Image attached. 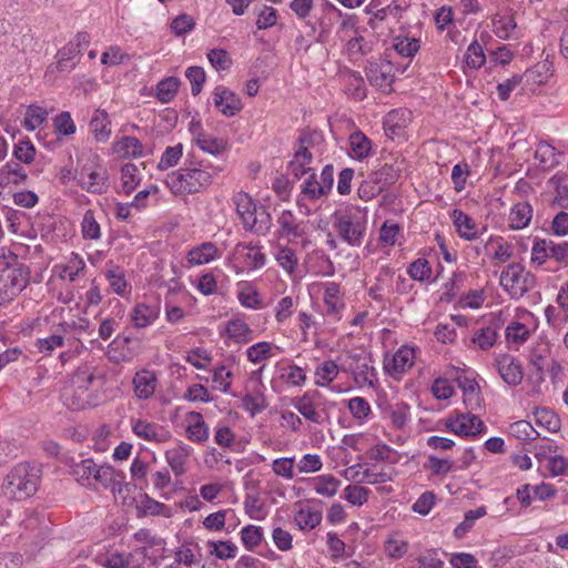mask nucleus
I'll list each match as a JSON object with an SVG mask.
<instances>
[{
  "instance_id": "nucleus-1",
  "label": "nucleus",
  "mask_w": 568,
  "mask_h": 568,
  "mask_svg": "<svg viewBox=\"0 0 568 568\" xmlns=\"http://www.w3.org/2000/svg\"><path fill=\"white\" fill-rule=\"evenodd\" d=\"M546 374L549 375L554 387H558V383L562 382V368L550 358L549 343L539 339L529 349L528 378L532 384L540 385L545 381Z\"/></svg>"
},
{
  "instance_id": "nucleus-2",
  "label": "nucleus",
  "mask_w": 568,
  "mask_h": 568,
  "mask_svg": "<svg viewBox=\"0 0 568 568\" xmlns=\"http://www.w3.org/2000/svg\"><path fill=\"white\" fill-rule=\"evenodd\" d=\"M213 174L201 168H181L168 174L165 184L175 195L201 192L212 183Z\"/></svg>"
},
{
  "instance_id": "nucleus-3",
  "label": "nucleus",
  "mask_w": 568,
  "mask_h": 568,
  "mask_svg": "<svg viewBox=\"0 0 568 568\" xmlns=\"http://www.w3.org/2000/svg\"><path fill=\"white\" fill-rule=\"evenodd\" d=\"M233 203L245 230L257 234H265L270 230L272 225L270 213L264 206H257L247 193H236L233 196Z\"/></svg>"
},
{
  "instance_id": "nucleus-4",
  "label": "nucleus",
  "mask_w": 568,
  "mask_h": 568,
  "mask_svg": "<svg viewBox=\"0 0 568 568\" xmlns=\"http://www.w3.org/2000/svg\"><path fill=\"white\" fill-rule=\"evenodd\" d=\"M39 469L28 464H19L7 476L3 489L7 495L16 499H24L32 496L39 486Z\"/></svg>"
},
{
  "instance_id": "nucleus-5",
  "label": "nucleus",
  "mask_w": 568,
  "mask_h": 568,
  "mask_svg": "<svg viewBox=\"0 0 568 568\" xmlns=\"http://www.w3.org/2000/svg\"><path fill=\"white\" fill-rule=\"evenodd\" d=\"M500 285L513 298H520L535 286V276L520 264L513 263L503 270Z\"/></svg>"
},
{
  "instance_id": "nucleus-6",
  "label": "nucleus",
  "mask_w": 568,
  "mask_h": 568,
  "mask_svg": "<svg viewBox=\"0 0 568 568\" xmlns=\"http://www.w3.org/2000/svg\"><path fill=\"white\" fill-rule=\"evenodd\" d=\"M476 390L480 389L475 373L459 367L448 368L443 377L437 378L430 390Z\"/></svg>"
},
{
  "instance_id": "nucleus-7",
  "label": "nucleus",
  "mask_w": 568,
  "mask_h": 568,
  "mask_svg": "<svg viewBox=\"0 0 568 568\" xmlns=\"http://www.w3.org/2000/svg\"><path fill=\"white\" fill-rule=\"evenodd\" d=\"M77 180L81 189L93 194H103L109 187L106 170L93 162L81 168Z\"/></svg>"
},
{
  "instance_id": "nucleus-8",
  "label": "nucleus",
  "mask_w": 568,
  "mask_h": 568,
  "mask_svg": "<svg viewBox=\"0 0 568 568\" xmlns=\"http://www.w3.org/2000/svg\"><path fill=\"white\" fill-rule=\"evenodd\" d=\"M338 235L349 245L359 246L365 233V222L359 215L341 213L335 215Z\"/></svg>"
},
{
  "instance_id": "nucleus-9",
  "label": "nucleus",
  "mask_w": 568,
  "mask_h": 568,
  "mask_svg": "<svg viewBox=\"0 0 568 568\" xmlns=\"http://www.w3.org/2000/svg\"><path fill=\"white\" fill-rule=\"evenodd\" d=\"M365 73L371 85L388 93L394 82V68L389 61H368Z\"/></svg>"
},
{
  "instance_id": "nucleus-10",
  "label": "nucleus",
  "mask_w": 568,
  "mask_h": 568,
  "mask_svg": "<svg viewBox=\"0 0 568 568\" xmlns=\"http://www.w3.org/2000/svg\"><path fill=\"white\" fill-rule=\"evenodd\" d=\"M445 425L454 434L464 437L476 436L484 429V423L470 413H459L455 417L450 416L446 419Z\"/></svg>"
},
{
  "instance_id": "nucleus-11",
  "label": "nucleus",
  "mask_w": 568,
  "mask_h": 568,
  "mask_svg": "<svg viewBox=\"0 0 568 568\" xmlns=\"http://www.w3.org/2000/svg\"><path fill=\"white\" fill-rule=\"evenodd\" d=\"M133 433L141 439L156 444L166 443L171 439L172 433L164 426L143 419L132 424Z\"/></svg>"
},
{
  "instance_id": "nucleus-12",
  "label": "nucleus",
  "mask_w": 568,
  "mask_h": 568,
  "mask_svg": "<svg viewBox=\"0 0 568 568\" xmlns=\"http://www.w3.org/2000/svg\"><path fill=\"white\" fill-rule=\"evenodd\" d=\"M213 101L215 108L229 118L236 115L243 109L240 97L224 87L215 88Z\"/></svg>"
},
{
  "instance_id": "nucleus-13",
  "label": "nucleus",
  "mask_w": 568,
  "mask_h": 568,
  "mask_svg": "<svg viewBox=\"0 0 568 568\" xmlns=\"http://www.w3.org/2000/svg\"><path fill=\"white\" fill-rule=\"evenodd\" d=\"M495 362L498 373L505 383L509 386H516L521 382L523 368L514 356L509 354H498Z\"/></svg>"
},
{
  "instance_id": "nucleus-14",
  "label": "nucleus",
  "mask_w": 568,
  "mask_h": 568,
  "mask_svg": "<svg viewBox=\"0 0 568 568\" xmlns=\"http://www.w3.org/2000/svg\"><path fill=\"white\" fill-rule=\"evenodd\" d=\"M191 454L192 448L183 443H179L165 452V460L176 477L186 473Z\"/></svg>"
},
{
  "instance_id": "nucleus-15",
  "label": "nucleus",
  "mask_w": 568,
  "mask_h": 568,
  "mask_svg": "<svg viewBox=\"0 0 568 568\" xmlns=\"http://www.w3.org/2000/svg\"><path fill=\"white\" fill-rule=\"evenodd\" d=\"M493 31L501 40L518 39L520 31L510 12L497 13L493 18Z\"/></svg>"
},
{
  "instance_id": "nucleus-16",
  "label": "nucleus",
  "mask_w": 568,
  "mask_h": 568,
  "mask_svg": "<svg viewBox=\"0 0 568 568\" xmlns=\"http://www.w3.org/2000/svg\"><path fill=\"white\" fill-rule=\"evenodd\" d=\"M413 364L414 351L402 347L390 358L385 359L384 367L392 376H397L410 368Z\"/></svg>"
},
{
  "instance_id": "nucleus-17",
  "label": "nucleus",
  "mask_w": 568,
  "mask_h": 568,
  "mask_svg": "<svg viewBox=\"0 0 568 568\" xmlns=\"http://www.w3.org/2000/svg\"><path fill=\"white\" fill-rule=\"evenodd\" d=\"M60 400L72 412L94 407L100 403L98 395L94 393H61Z\"/></svg>"
},
{
  "instance_id": "nucleus-18",
  "label": "nucleus",
  "mask_w": 568,
  "mask_h": 568,
  "mask_svg": "<svg viewBox=\"0 0 568 568\" xmlns=\"http://www.w3.org/2000/svg\"><path fill=\"white\" fill-rule=\"evenodd\" d=\"M339 78L344 82L345 92L355 100L366 98V87L363 77L353 70L344 69L339 72Z\"/></svg>"
},
{
  "instance_id": "nucleus-19",
  "label": "nucleus",
  "mask_w": 568,
  "mask_h": 568,
  "mask_svg": "<svg viewBox=\"0 0 568 568\" xmlns=\"http://www.w3.org/2000/svg\"><path fill=\"white\" fill-rule=\"evenodd\" d=\"M160 314L158 305L138 303L131 313V321L136 328H144L151 325Z\"/></svg>"
},
{
  "instance_id": "nucleus-20",
  "label": "nucleus",
  "mask_w": 568,
  "mask_h": 568,
  "mask_svg": "<svg viewBox=\"0 0 568 568\" xmlns=\"http://www.w3.org/2000/svg\"><path fill=\"white\" fill-rule=\"evenodd\" d=\"M452 219L460 237L471 241L477 239V225L475 221L462 210L455 209L452 212Z\"/></svg>"
},
{
  "instance_id": "nucleus-21",
  "label": "nucleus",
  "mask_w": 568,
  "mask_h": 568,
  "mask_svg": "<svg viewBox=\"0 0 568 568\" xmlns=\"http://www.w3.org/2000/svg\"><path fill=\"white\" fill-rule=\"evenodd\" d=\"M54 268L60 278L74 282L78 275L85 268V262L78 253H71L64 264H58Z\"/></svg>"
},
{
  "instance_id": "nucleus-22",
  "label": "nucleus",
  "mask_w": 568,
  "mask_h": 568,
  "mask_svg": "<svg viewBox=\"0 0 568 568\" xmlns=\"http://www.w3.org/2000/svg\"><path fill=\"white\" fill-rule=\"evenodd\" d=\"M190 422L186 427V437L194 443H204L209 439V427L204 423L202 415L191 412L187 416Z\"/></svg>"
},
{
  "instance_id": "nucleus-23",
  "label": "nucleus",
  "mask_w": 568,
  "mask_h": 568,
  "mask_svg": "<svg viewBox=\"0 0 568 568\" xmlns=\"http://www.w3.org/2000/svg\"><path fill=\"white\" fill-rule=\"evenodd\" d=\"M120 473L116 471L112 466L108 464L98 465L93 479L89 485L88 489L99 491L101 489H109L115 477H119Z\"/></svg>"
},
{
  "instance_id": "nucleus-24",
  "label": "nucleus",
  "mask_w": 568,
  "mask_h": 568,
  "mask_svg": "<svg viewBox=\"0 0 568 568\" xmlns=\"http://www.w3.org/2000/svg\"><path fill=\"white\" fill-rule=\"evenodd\" d=\"M532 217V207L528 202H520L513 206L509 213V227L521 230L526 227Z\"/></svg>"
},
{
  "instance_id": "nucleus-25",
  "label": "nucleus",
  "mask_w": 568,
  "mask_h": 568,
  "mask_svg": "<svg viewBox=\"0 0 568 568\" xmlns=\"http://www.w3.org/2000/svg\"><path fill=\"white\" fill-rule=\"evenodd\" d=\"M349 155L356 160H363L367 158L372 150L371 140L362 132L355 131L349 138Z\"/></svg>"
},
{
  "instance_id": "nucleus-26",
  "label": "nucleus",
  "mask_w": 568,
  "mask_h": 568,
  "mask_svg": "<svg viewBox=\"0 0 568 568\" xmlns=\"http://www.w3.org/2000/svg\"><path fill=\"white\" fill-rule=\"evenodd\" d=\"M322 518V511L311 507L301 508L294 515L295 524L304 531L316 528L321 524Z\"/></svg>"
},
{
  "instance_id": "nucleus-27",
  "label": "nucleus",
  "mask_w": 568,
  "mask_h": 568,
  "mask_svg": "<svg viewBox=\"0 0 568 568\" xmlns=\"http://www.w3.org/2000/svg\"><path fill=\"white\" fill-rule=\"evenodd\" d=\"M277 223L281 236H286L290 241L302 236L304 232L302 225L296 222V217L291 211H283L278 216Z\"/></svg>"
},
{
  "instance_id": "nucleus-28",
  "label": "nucleus",
  "mask_w": 568,
  "mask_h": 568,
  "mask_svg": "<svg viewBox=\"0 0 568 568\" xmlns=\"http://www.w3.org/2000/svg\"><path fill=\"white\" fill-rule=\"evenodd\" d=\"M98 465L91 458L82 459L71 467L74 479L83 487L89 488Z\"/></svg>"
},
{
  "instance_id": "nucleus-29",
  "label": "nucleus",
  "mask_w": 568,
  "mask_h": 568,
  "mask_svg": "<svg viewBox=\"0 0 568 568\" xmlns=\"http://www.w3.org/2000/svg\"><path fill=\"white\" fill-rule=\"evenodd\" d=\"M216 253V246L211 242H205L189 251L187 262L191 265L206 264L215 258Z\"/></svg>"
},
{
  "instance_id": "nucleus-30",
  "label": "nucleus",
  "mask_w": 568,
  "mask_h": 568,
  "mask_svg": "<svg viewBox=\"0 0 568 568\" xmlns=\"http://www.w3.org/2000/svg\"><path fill=\"white\" fill-rule=\"evenodd\" d=\"M111 123L104 110H95L90 121V128L98 141H106L111 134Z\"/></svg>"
},
{
  "instance_id": "nucleus-31",
  "label": "nucleus",
  "mask_w": 568,
  "mask_h": 568,
  "mask_svg": "<svg viewBox=\"0 0 568 568\" xmlns=\"http://www.w3.org/2000/svg\"><path fill=\"white\" fill-rule=\"evenodd\" d=\"M226 335L236 343H247L253 339V331L242 320H231L225 326Z\"/></svg>"
},
{
  "instance_id": "nucleus-32",
  "label": "nucleus",
  "mask_w": 568,
  "mask_h": 568,
  "mask_svg": "<svg viewBox=\"0 0 568 568\" xmlns=\"http://www.w3.org/2000/svg\"><path fill=\"white\" fill-rule=\"evenodd\" d=\"M338 372V366L334 361H324L315 368L314 382L317 386L326 387L336 378Z\"/></svg>"
},
{
  "instance_id": "nucleus-33",
  "label": "nucleus",
  "mask_w": 568,
  "mask_h": 568,
  "mask_svg": "<svg viewBox=\"0 0 568 568\" xmlns=\"http://www.w3.org/2000/svg\"><path fill=\"white\" fill-rule=\"evenodd\" d=\"M324 303L327 308V314L337 315L338 312L344 307L339 284L334 282L326 284L324 291Z\"/></svg>"
},
{
  "instance_id": "nucleus-34",
  "label": "nucleus",
  "mask_w": 568,
  "mask_h": 568,
  "mask_svg": "<svg viewBox=\"0 0 568 568\" xmlns=\"http://www.w3.org/2000/svg\"><path fill=\"white\" fill-rule=\"evenodd\" d=\"M122 189L125 194H131L135 191L141 182L140 169L133 163H125L121 168Z\"/></svg>"
},
{
  "instance_id": "nucleus-35",
  "label": "nucleus",
  "mask_w": 568,
  "mask_h": 568,
  "mask_svg": "<svg viewBox=\"0 0 568 568\" xmlns=\"http://www.w3.org/2000/svg\"><path fill=\"white\" fill-rule=\"evenodd\" d=\"M196 144L202 151L213 155L221 154L227 149V142L224 139L215 138L207 133H199L196 135Z\"/></svg>"
},
{
  "instance_id": "nucleus-36",
  "label": "nucleus",
  "mask_w": 568,
  "mask_h": 568,
  "mask_svg": "<svg viewBox=\"0 0 568 568\" xmlns=\"http://www.w3.org/2000/svg\"><path fill=\"white\" fill-rule=\"evenodd\" d=\"M535 422L548 433H557L560 429L559 417L550 409L537 407L534 410Z\"/></svg>"
},
{
  "instance_id": "nucleus-37",
  "label": "nucleus",
  "mask_w": 568,
  "mask_h": 568,
  "mask_svg": "<svg viewBox=\"0 0 568 568\" xmlns=\"http://www.w3.org/2000/svg\"><path fill=\"white\" fill-rule=\"evenodd\" d=\"M312 481L315 493L324 497L335 496L341 485V481L333 475L317 476Z\"/></svg>"
},
{
  "instance_id": "nucleus-38",
  "label": "nucleus",
  "mask_w": 568,
  "mask_h": 568,
  "mask_svg": "<svg viewBox=\"0 0 568 568\" xmlns=\"http://www.w3.org/2000/svg\"><path fill=\"white\" fill-rule=\"evenodd\" d=\"M568 180L564 175H554L548 181V186L555 191L554 203L559 207H568Z\"/></svg>"
},
{
  "instance_id": "nucleus-39",
  "label": "nucleus",
  "mask_w": 568,
  "mask_h": 568,
  "mask_svg": "<svg viewBox=\"0 0 568 568\" xmlns=\"http://www.w3.org/2000/svg\"><path fill=\"white\" fill-rule=\"evenodd\" d=\"M28 175L23 168L18 163H7L0 169V184H20L27 180Z\"/></svg>"
},
{
  "instance_id": "nucleus-40",
  "label": "nucleus",
  "mask_w": 568,
  "mask_h": 568,
  "mask_svg": "<svg viewBox=\"0 0 568 568\" xmlns=\"http://www.w3.org/2000/svg\"><path fill=\"white\" fill-rule=\"evenodd\" d=\"M115 152L125 158H138L143 154V145L134 136H123L116 142Z\"/></svg>"
},
{
  "instance_id": "nucleus-41",
  "label": "nucleus",
  "mask_w": 568,
  "mask_h": 568,
  "mask_svg": "<svg viewBox=\"0 0 568 568\" xmlns=\"http://www.w3.org/2000/svg\"><path fill=\"white\" fill-rule=\"evenodd\" d=\"M82 236L84 240L98 241L101 237V226L92 210L85 211L81 223Z\"/></svg>"
},
{
  "instance_id": "nucleus-42",
  "label": "nucleus",
  "mask_w": 568,
  "mask_h": 568,
  "mask_svg": "<svg viewBox=\"0 0 568 568\" xmlns=\"http://www.w3.org/2000/svg\"><path fill=\"white\" fill-rule=\"evenodd\" d=\"M179 87L180 80L175 77H169L158 83L156 98L162 103H168L176 95Z\"/></svg>"
},
{
  "instance_id": "nucleus-43",
  "label": "nucleus",
  "mask_w": 568,
  "mask_h": 568,
  "mask_svg": "<svg viewBox=\"0 0 568 568\" xmlns=\"http://www.w3.org/2000/svg\"><path fill=\"white\" fill-rule=\"evenodd\" d=\"M509 434L519 440H535L540 437V433H538L532 425L525 419L510 424Z\"/></svg>"
},
{
  "instance_id": "nucleus-44",
  "label": "nucleus",
  "mask_w": 568,
  "mask_h": 568,
  "mask_svg": "<svg viewBox=\"0 0 568 568\" xmlns=\"http://www.w3.org/2000/svg\"><path fill=\"white\" fill-rule=\"evenodd\" d=\"M210 555L219 559H231L236 557L237 546L231 540L209 541Z\"/></svg>"
},
{
  "instance_id": "nucleus-45",
  "label": "nucleus",
  "mask_w": 568,
  "mask_h": 568,
  "mask_svg": "<svg viewBox=\"0 0 568 568\" xmlns=\"http://www.w3.org/2000/svg\"><path fill=\"white\" fill-rule=\"evenodd\" d=\"M263 539V530L258 526L247 525L241 530V540L247 550L255 549Z\"/></svg>"
},
{
  "instance_id": "nucleus-46",
  "label": "nucleus",
  "mask_w": 568,
  "mask_h": 568,
  "mask_svg": "<svg viewBox=\"0 0 568 568\" xmlns=\"http://www.w3.org/2000/svg\"><path fill=\"white\" fill-rule=\"evenodd\" d=\"M505 335L508 343L521 345L528 339L530 331L519 322H511L506 327Z\"/></svg>"
},
{
  "instance_id": "nucleus-47",
  "label": "nucleus",
  "mask_w": 568,
  "mask_h": 568,
  "mask_svg": "<svg viewBox=\"0 0 568 568\" xmlns=\"http://www.w3.org/2000/svg\"><path fill=\"white\" fill-rule=\"evenodd\" d=\"M48 116V112L38 105H30L24 116V128L29 131L38 129Z\"/></svg>"
},
{
  "instance_id": "nucleus-48",
  "label": "nucleus",
  "mask_w": 568,
  "mask_h": 568,
  "mask_svg": "<svg viewBox=\"0 0 568 568\" xmlns=\"http://www.w3.org/2000/svg\"><path fill=\"white\" fill-rule=\"evenodd\" d=\"M547 71H548V69L545 63H538V64L534 65L532 68L527 69L523 73L524 83L526 85L544 84L548 80Z\"/></svg>"
},
{
  "instance_id": "nucleus-49",
  "label": "nucleus",
  "mask_w": 568,
  "mask_h": 568,
  "mask_svg": "<svg viewBox=\"0 0 568 568\" xmlns=\"http://www.w3.org/2000/svg\"><path fill=\"white\" fill-rule=\"evenodd\" d=\"M182 154L183 145L181 143L174 146H168L158 163V168L163 171L175 166L182 158Z\"/></svg>"
},
{
  "instance_id": "nucleus-50",
  "label": "nucleus",
  "mask_w": 568,
  "mask_h": 568,
  "mask_svg": "<svg viewBox=\"0 0 568 568\" xmlns=\"http://www.w3.org/2000/svg\"><path fill=\"white\" fill-rule=\"evenodd\" d=\"M497 339V332L493 327H483L477 331L473 337V343L480 349L487 351L494 346Z\"/></svg>"
},
{
  "instance_id": "nucleus-51",
  "label": "nucleus",
  "mask_w": 568,
  "mask_h": 568,
  "mask_svg": "<svg viewBox=\"0 0 568 568\" xmlns=\"http://www.w3.org/2000/svg\"><path fill=\"white\" fill-rule=\"evenodd\" d=\"M388 415L396 428H403L409 419L410 408L407 404L398 403L389 407Z\"/></svg>"
},
{
  "instance_id": "nucleus-52",
  "label": "nucleus",
  "mask_w": 568,
  "mask_h": 568,
  "mask_svg": "<svg viewBox=\"0 0 568 568\" xmlns=\"http://www.w3.org/2000/svg\"><path fill=\"white\" fill-rule=\"evenodd\" d=\"M242 403L244 409L253 416L261 413L267 405L263 393H245Z\"/></svg>"
},
{
  "instance_id": "nucleus-53",
  "label": "nucleus",
  "mask_w": 568,
  "mask_h": 568,
  "mask_svg": "<svg viewBox=\"0 0 568 568\" xmlns=\"http://www.w3.org/2000/svg\"><path fill=\"white\" fill-rule=\"evenodd\" d=\"M344 498L354 506H362L368 499V489L358 485H348L344 489Z\"/></svg>"
},
{
  "instance_id": "nucleus-54",
  "label": "nucleus",
  "mask_w": 568,
  "mask_h": 568,
  "mask_svg": "<svg viewBox=\"0 0 568 568\" xmlns=\"http://www.w3.org/2000/svg\"><path fill=\"white\" fill-rule=\"evenodd\" d=\"M276 261L288 273H293L297 266L298 258L293 248L283 246L276 253Z\"/></svg>"
},
{
  "instance_id": "nucleus-55",
  "label": "nucleus",
  "mask_w": 568,
  "mask_h": 568,
  "mask_svg": "<svg viewBox=\"0 0 568 568\" xmlns=\"http://www.w3.org/2000/svg\"><path fill=\"white\" fill-rule=\"evenodd\" d=\"M105 276L114 293L119 295L124 294L128 283L125 281L123 270H121L119 266H114L106 271Z\"/></svg>"
},
{
  "instance_id": "nucleus-56",
  "label": "nucleus",
  "mask_w": 568,
  "mask_h": 568,
  "mask_svg": "<svg viewBox=\"0 0 568 568\" xmlns=\"http://www.w3.org/2000/svg\"><path fill=\"white\" fill-rule=\"evenodd\" d=\"M272 344L267 342H260L250 346L246 355L250 362L258 364L271 356Z\"/></svg>"
},
{
  "instance_id": "nucleus-57",
  "label": "nucleus",
  "mask_w": 568,
  "mask_h": 568,
  "mask_svg": "<svg viewBox=\"0 0 568 568\" xmlns=\"http://www.w3.org/2000/svg\"><path fill=\"white\" fill-rule=\"evenodd\" d=\"M294 465V457H282L273 462L272 469L277 476H281L285 479H293L295 476Z\"/></svg>"
},
{
  "instance_id": "nucleus-58",
  "label": "nucleus",
  "mask_w": 568,
  "mask_h": 568,
  "mask_svg": "<svg viewBox=\"0 0 568 568\" xmlns=\"http://www.w3.org/2000/svg\"><path fill=\"white\" fill-rule=\"evenodd\" d=\"M407 272L413 280L422 282L429 278L432 274V267L427 260L417 258L409 265Z\"/></svg>"
},
{
  "instance_id": "nucleus-59",
  "label": "nucleus",
  "mask_w": 568,
  "mask_h": 568,
  "mask_svg": "<svg viewBox=\"0 0 568 568\" xmlns=\"http://www.w3.org/2000/svg\"><path fill=\"white\" fill-rule=\"evenodd\" d=\"M399 225L394 222L386 221L379 230V241L385 246H393L397 242L399 235Z\"/></svg>"
},
{
  "instance_id": "nucleus-60",
  "label": "nucleus",
  "mask_w": 568,
  "mask_h": 568,
  "mask_svg": "<svg viewBox=\"0 0 568 568\" xmlns=\"http://www.w3.org/2000/svg\"><path fill=\"white\" fill-rule=\"evenodd\" d=\"M327 546L334 559H343L352 556L351 552H346L345 542L335 532H327Z\"/></svg>"
},
{
  "instance_id": "nucleus-61",
  "label": "nucleus",
  "mask_w": 568,
  "mask_h": 568,
  "mask_svg": "<svg viewBox=\"0 0 568 568\" xmlns=\"http://www.w3.org/2000/svg\"><path fill=\"white\" fill-rule=\"evenodd\" d=\"M302 191L311 200H317L326 194L324 187L320 183V180L314 172H312L303 183Z\"/></svg>"
},
{
  "instance_id": "nucleus-62",
  "label": "nucleus",
  "mask_w": 568,
  "mask_h": 568,
  "mask_svg": "<svg viewBox=\"0 0 568 568\" xmlns=\"http://www.w3.org/2000/svg\"><path fill=\"white\" fill-rule=\"evenodd\" d=\"M300 473L310 474L320 471L323 467L322 459L317 454H306L297 463Z\"/></svg>"
},
{
  "instance_id": "nucleus-63",
  "label": "nucleus",
  "mask_w": 568,
  "mask_h": 568,
  "mask_svg": "<svg viewBox=\"0 0 568 568\" xmlns=\"http://www.w3.org/2000/svg\"><path fill=\"white\" fill-rule=\"evenodd\" d=\"M185 77L191 83V92L193 95L200 94L205 82V72L201 67H190L185 71Z\"/></svg>"
},
{
  "instance_id": "nucleus-64",
  "label": "nucleus",
  "mask_w": 568,
  "mask_h": 568,
  "mask_svg": "<svg viewBox=\"0 0 568 568\" xmlns=\"http://www.w3.org/2000/svg\"><path fill=\"white\" fill-rule=\"evenodd\" d=\"M485 61L486 57L481 45L477 41L471 42L466 52L467 65L474 69H478L485 63Z\"/></svg>"
}]
</instances>
